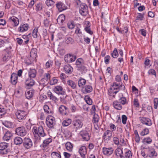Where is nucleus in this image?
Here are the masks:
<instances>
[{
    "mask_svg": "<svg viewBox=\"0 0 158 158\" xmlns=\"http://www.w3.org/2000/svg\"><path fill=\"white\" fill-rule=\"evenodd\" d=\"M9 146L8 143L5 142H2L0 143V153L2 154H6L8 152L7 149Z\"/></svg>",
    "mask_w": 158,
    "mask_h": 158,
    "instance_id": "obj_4",
    "label": "nucleus"
},
{
    "mask_svg": "<svg viewBox=\"0 0 158 158\" xmlns=\"http://www.w3.org/2000/svg\"><path fill=\"white\" fill-rule=\"evenodd\" d=\"M22 94V92L21 90L16 89L15 91V94L17 97H20Z\"/></svg>",
    "mask_w": 158,
    "mask_h": 158,
    "instance_id": "obj_43",
    "label": "nucleus"
},
{
    "mask_svg": "<svg viewBox=\"0 0 158 158\" xmlns=\"http://www.w3.org/2000/svg\"><path fill=\"white\" fill-rule=\"evenodd\" d=\"M102 150L103 153L106 155H111L114 150L113 148L111 147L110 148L103 147Z\"/></svg>",
    "mask_w": 158,
    "mask_h": 158,
    "instance_id": "obj_16",
    "label": "nucleus"
},
{
    "mask_svg": "<svg viewBox=\"0 0 158 158\" xmlns=\"http://www.w3.org/2000/svg\"><path fill=\"white\" fill-rule=\"evenodd\" d=\"M156 153L154 150L152 151L149 154V156L150 157H154L156 156Z\"/></svg>",
    "mask_w": 158,
    "mask_h": 158,
    "instance_id": "obj_55",
    "label": "nucleus"
},
{
    "mask_svg": "<svg viewBox=\"0 0 158 158\" xmlns=\"http://www.w3.org/2000/svg\"><path fill=\"white\" fill-rule=\"evenodd\" d=\"M115 153L117 158H125L123 155L122 150L120 148H117L115 150Z\"/></svg>",
    "mask_w": 158,
    "mask_h": 158,
    "instance_id": "obj_20",
    "label": "nucleus"
},
{
    "mask_svg": "<svg viewBox=\"0 0 158 158\" xmlns=\"http://www.w3.org/2000/svg\"><path fill=\"white\" fill-rule=\"evenodd\" d=\"M37 50L35 48H32L30 52V56L32 57L33 59H35L37 56Z\"/></svg>",
    "mask_w": 158,
    "mask_h": 158,
    "instance_id": "obj_26",
    "label": "nucleus"
},
{
    "mask_svg": "<svg viewBox=\"0 0 158 158\" xmlns=\"http://www.w3.org/2000/svg\"><path fill=\"white\" fill-rule=\"evenodd\" d=\"M71 123V120L70 119L64 120L62 123L63 126H69Z\"/></svg>",
    "mask_w": 158,
    "mask_h": 158,
    "instance_id": "obj_40",
    "label": "nucleus"
},
{
    "mask_svg": "<svg viewBox=\"0 0 158 158\" xmlns=\"http://www.w3.org/2000/svg\"><path fill=\"white\" fill-rule=\"evenodd\" d=\"M88 7L85 3H82L81 4L80 7L79 12L82 15H86L87 12Z\"/></svg>",
    "mask_w": 158,
    "mask_h": 158,
    "instance_id": "obj_11",
    "label": "nucleus"
},
{
    "mask_svg": "<svg viewBox=\"0 0 158 158\" xmlns=\"http://www.w3.org/2000/svg\"><path fill=\"white\" fill-rule=\"evenodd\" d=\"M34 93V90L31 89L27 90L25 93L26 98L27 99H30L32 98Z\"/></svg>",
    "mask_w": 158,
    "mask_h": 158,
    "instance_id": "obj_24",
    "label": "nucleus"
},
{
    "mask_svg": "<svg viewBox=\"0 0 158 158\" xmlns=\"http://www.w3.org/2000/svg\"><path fill=\"white\" fill-rule=\"evenodd\" d=\"M144 14L139 13L136 17V20H142Z\"/></svg>",
    "mask_w": 158,
    "mask_h": 158,
    "instance_id": "obj_53",
    "label": "nucleus"
},
{
    "mask_svg": "<svg viewBox=\"0 0 158 158\" xmlns=\"http://www.w3.org/2000/svg\"><path fill=\"white\" fill-rule=\"evenodd\" d=\"M53 91L58 95H64L65 94V92L63 91L62 86L57 85L54 87L53 89Z\"/></svg>",
    "mask_w": 158,
    "mask_h": 158,
    "instance_id": "obj_9",
    "label": "nucleus"
},
{
    "mask_svg": "<svg viewBox=\"0 0 158 158\" xmlns=\"http://www.w3.org/2000/svg\"><path fill=\"white\" fill-rule=\"evenodd\" d=\"M16 134L21 136H25L27 134V131L25 127L23 126L17 128L15 129Z\"/></svg>",
    "mask_w": 158,
    "mask_h": 158,
    "instance_id": "obj_3",
    "label": "nucleus"
},
{
    "mask_svg": "<svg viewBox=\"0 0 158 158\" xmlns=\"http://www.w3.org/2000/svg\"><path fill=\"white\" fill-rule=\"evenodd\" d=\"M85 24H87L88 26L86 27L85 28V31L88 33L90 35H92L93 33V32L90 30V25L89 24V22L88 21H86L85 22Z\"/></svg>",
    "mask_w": 158,
    "mask_h": 158,
    "instance_id": "obj_30",
    "label": "nucleus"
},
{
    "mask_svg": "<svg viewBox=\"0 0 158 158\" xmlns=\"http://www.w3.org/2000/svg\"><path fill=\"white\" fill-rule=\"evenodd\" d=\"M122 123L123 124H125L126 123V121L127 120V116L124 115H123L122 117Z\"/></svg>",
    "mask_w": 158,
    "mask_h": 158,
    "instance_id": "obj_56",
    "label": "nucleus"
},
{
    "mask_svg": "<svg viewBox=\"0 0 158 158\" xmlns=\"http://www.w3.org/2000/svg\"><path fill=\"white\" fill-rule=\"evenodd\" d=\"M43 35L44 38H47V31L45 29H43L42 30Z\"/></svg>",
    "mask_w": 158,
    "mask_h": 158,
    "instance_id": "obj_61",
    "label": "nucleus"
},
{
    "mask_svg": "<svg viewBox=\"0 0 158 158\" xmlns=\"http://www.w3.org/2000/svg\"><path fill=\"white\" fill-rule=\"evenodd\" d=\"M65 17L64 15L62 14L60 15L57 19L58 23H62L65 20Z\"/></svg>",
    "mask_w": 158,
    "mask_h": 158,
    "instance_id": "obj_35",
    "label": "nucleus"
},
{
    "mask_svg": "<svg viewBox=\"0 0 158 158\" xmlns=\"http://www.w3.org/2000/svg\"><path fill=\"white\" fill-rule=\"evenodd\" d=\"M111 56L114 58H116L118 56V53L116 48H115L111 53Z\"/></svg>",
    "mask_w": 158,
    "mask_h": 158,
    "instance_id": "obj_44",
    "label": "nucleus"
},
{
    "mask_svg": "<svg viewBox=\"0 0 158 158\" xmlns=\"http://www.w3.org/2000/svg\"><path fill=\"white\" fill-rule=\"evenodd\" d=\"M86 83V80L83 78L79 79L78 81V85L79 87H81L85 85Z\"/></svg>",
    "mask_w": 158,
    "mask_h": 158,
    "instance_id": "obj_38",
    "label": "nucleus"
},
{
    "mask_svg": "<svg viewBox=\"0 0 158 158\" xmlns=\"http://www.w3.org/2000/svg\"><path fill=\"white\" fill-rule=\"evenodd\" d=\"M71 57V55L69 54H67L64 57V60L65 61L68 62V63H70V58Z\"/></svg>",
    "mask_w": 158,
    "mask_h": 158,
    "instance_id": "obj_47",
    "label": "nucleus"
},
{
    "mask_svg": "<svg viewBox=\"0 0 158 158\" xmlns=\"http://www.w3.org/2000/svg\"><path fill=\"white\" fill-rule=\"evenodd\" d=\"M119 102L123 105H124L127 103L126 99L125 97H122L119 100Z\"/></svg>",
    "mask_w": 158,
    "mask_h": 158,
    "instance_id": "obj_49",
    "label": "nucleus"
},
{
    "mask_svg": "<svg viewBox=\"0 0 158 158\" xmlns=\"http://www.w3.org/2000/svg\"><path fill=\"white\" fill-rule=\"evenodd\" d=\"M17 75L15 73H12L10 77L11 83L13 85H15L17 82Z\"/></svg>",
    "mask_w": 158,
    "mask_h": 158,
    "instance_id": "obj_23",
    "label": "nucleus"
},
{
    "mask_svg": "<svg viewBox=\"0 0 158 158\" xmlns=\"http://www.w3.org/2000/svg\"><path fill=\"white\" fill-rule=\"evenodd\" d=\"M64 42L65 43L68 44L72 43L73 42V40L71 37H67L65 38Z\"/></svg>",
    "mask_w": 158,
    "mask_h": 158,
    "instance_id": "obj_42",
    "label": "nucleus"
},
{
    "mask_svg": "<svg viewBox=\"0 0 158 158\" xmlns=\"http://www.w3.org/2000/svg\"><path fill=\"white\" fill-rule=\"evenodd\" d=\"M113 105L114 107L117 110H120L122 108L121 105L119 104V102L117 101L114 102Z\"/></svg>",
    "mask_w": 158,
    "mask_h": 158,
    "instance_id": "obj_32",
    "label": "nucleus"
},
{
    "mask_svg": "<svg viewBox=\"0 0 158 158\" xmlns=\"http://www.w3.org/2000/svg\"><path fill=\"white\" fill-rule=\"evenodd\" d=\"M128 30V28L127 27H125L123 28L122 31H121V33L124 34L126 33L127 32Z\"/></svg>",
    "mask_w": 158,
    "mask_h": 158,
    "instance_id": "obj_62",
    "label": "nucleus"
},
{
    "mask_svg": "<svg viewBox=\"0 0 158 158\" xmlns=\"http://www.w3.org/2000/svg\"><path fill=\"white\" fill-rule=\"evenodd\" d=\"M29 77L31 78H34L36 75V71L34 69H30L28 71Z\"/></svg>",
    "mask_w": 158,
    "mask_h": 158,
    "instance_id": "obj_22",
    "label": "nucleus"
},
{
    "mask_svg": "<svg viewBox=\"0 0 158 158\" xmlns=\"http://www.w3.org/2000/svg\"><path fill=\"white\" fill-rule=\"evenodd\" d=\"M132 156L131 152L130 151H128L125 153V158H131Z\"/></svg>",
    "mask_w": 158,
    "mask_h": 158,
    "instance_id": "obj_45",
    "label": "nucleus"
},
{
    "mask_svg": "<svg viewBox=\"0 0 158 158\" xmlns=\"http://www.w3.org/2000/svg\"><path fill=\"white\" fill-rule=\"evenodd\" d=\"M56 6L60 12L65 10L67 8V6L63 3L60 2H59L56 4Z\"/></svg>",
    "mask_w": 158,
    "mask_h": 158,
    "instance_id": "obj_15",
    "label": "nucleus"
},
{
    "mask_svg": "<svg viewBox=\"0 0 158 158\" xmlns=\"http://www.w3.org/2000/svg\"><path fill=\"white\" fill-rule=\"evenodd\" d=\"M140 33L143 36H145L146 35V31L144 29H142L139 31Z\"/></svg>",
    "mask_w": 158,
    "mask_h": 158,
    "instance_id": "obj_64",
    "label": "nucleus"
},
{
    "mask_svg": "<svg viewBox=\"0 0 158 158\" xmlns=\"http://www.w3.org/2000/svg\"><path fill=\"white\" fill-rule=\"evenodd\" d=\"M78 152L82 158H85V155L87 154V148L85 146H83L80 147Z\"/></svg>",
    "mask_w": 158,
    "mask_h": 158,
    "instance_id": "obj_12",
    "label": "nucleus"
},
{
    "mask_svg": "<svg viewBox=\"0 0 158 158\" xmlns=\"http://www.w3.org/2000/svg\"><path fill=\"white\" fill-rule=\"evenodd\" d=\"M13 135L12 133L10 131H7L5 134L3 136V139L6 141H8L10 139Z\"/></svg>",
    "mask_w": 158,
    "mask_h": 158,
    "instance_id": "obj_19",
    "label": "nucleus"
},
{
    "mask_svg": "<svg viewBox=\"0 0 158 158\" xmlns=\"http://www.w3.org/2000/svg\"><path fill=\"white\" fill-rule=\"evenodd\" d=\"M45 3L49 7H52L55 3V2L52 0H47Z\"/></svg>",
    "mask_w": 158,
    "mask_h": 158,
    "instance_id": "obj_37",
    "label": "nucleus"
},
{
    "mask_svg": "<svg viewBox=\"0 0 158 158\" xmlns=\"http://www.w3.org/2000/svg\"><path fill=\"white\" fill-rule=\"evenodd\" d=\"M51 156L52 158H61L60 154L56 152H52Z\"/></svg>",
    "mask_w": 158,
    "mask_h": 158,
    "instance_id": "obj_39",
    "label": "nucleus"
},
{
    "mask_svg": "<svg viewBox=\"0 0 158 158\" xmlns=\"http://www.w3.org/2000/svg\"><path fill=\"white\" fill-rule=\"evenodd\" d=\"M64 69L65 72L68 74H71L73 68L71 66L68 64L65 65L64 67Z\"/></svg>",
    "mask_w": 158,
    "mask_h": 158,
    "instance_id": "obj_25",
    "label": "nucleus"
},
{
    "mask_svg": "<svg viewBox=\"0 0 158 158\" xmlns=\"http://www.w3.org/2000/svg\"><path fill=\"white\" fill-rule=\"evenodd\" d=\"M93 119L94 123H97L99 119V117L97 114H94L93 117Z\"/></svg>",
    "mask_w": 158,
    "mask_h": 158,
    "instance_id": "obj_52",
    "label": "nucleus"
},
{
    "mask_svg": "<svg viewBox=\"0 0 158 158\" xmlns=\"http://www.w3.org/2000/svg\"><path fill=\"white\" fill-rule=\"evenodd\" d=\"M35 140L39 142L41 139H44L47 135V133L44 131L42 126H39L38 128L34 127L32 130Z\"/></svg>",
    "mask_w": 158,
    "mask_h": 158,
    "instance_id": "obj_1",
    "label": "nucleus"
},
{
    "mask_svg": "<svg viewBox=\"0 0 158 158\" xmlns=\"http://www.w3.org/2000/svg\"><path fill=\"white\" fill-rule=\"evenodd\" d=\"M55 118L52 116H49L46 118V123L49 127H52L55 124Z\"/></svg>",
    "mask_w": 158,
    "mask_h": 158,
    "instance_id": "obj_8",
    "label": "nucleus"
},
{
    "mask_svg": "<svg viewBox=\"0 0 158 158\" xmlns=\"http://www.w3.org/2000/svg\"><path fill=\"white\" fill-rule=\"evenodd\" d=\"M44 26L46 27H48L50 25L49 23V22L48 19H45L44 21Z\"/></svg>",
    "mask_w": 158,
    "mask_h": 158,
    "instance_id": "obj_63",
    "label": "nucleus"
},
{
    "mask_svg": "<svg viewBox=\"0 0 158 158\" xmlns=\"http://www.w3.org/2000/svg\"><path fill=\"white\" fill-rule=\"evenodd\" d=\"M110 58V56L109 55L106 56L105 58V62L106 64H108L109 63V60Z\"/></svg>",
    "mask_w": 158,
    "mask_h": 158,
    "instance_id": "obj_60",
    "label": "nucleus"
},
{
    "mask_svg": "<svg viewBox=\"0 0 158 158\" xmlns=\"http://www.w3.org/2000/svg\"><path fill=\"white\" fill-rule=\"evenodd\" d=\"M27 113L22 110H17L15 113V115L19 121L21 122L20 120L24 119L26 117Z\"/></svg>",
    "mask_w": 158,
    "mask_h": 158,
    "instance_id": "obj_2",
    "label": "nucleus"
},
{
    "mask_svg": "<svg viewBox=\"0 0 158 158\" xmlns=\"http://www.w3.org/2000/svg\"><path fill=\"white\" fill-rule=\"evenodd\" d=\"M84 99L88 105H91L92 104V100L88 96H86L85 97Z\"/></svg>",
    "mask_w": 158,
    "mask_h": 158,
    "instance_id": "obj_41",
    "label": "nucleus"
},
{
    "mask_svg": "<svg viewBox=\"0 0 158 158\" xmlns=\"http://www.w3.org/2000/svg\"><path fill=\"white\" fill-rule=\"evenodd\" d=\"M58 80L57 79L52 78L50 82V84L51 85H53L56 84Z\"/></svg>",
    "mask_w": 158,
    "mask_h": 158,
    "instance_id": "obj_51",
    "label": "nucleus"
},
{
    "mask_svg": "<svg viewBox=\"0 0 158 158\" xmlns=\"http://www.w3.org/2000/svg\"><path fill=\"white\" fill-rule=\"evenodd\" d=\"M36 10L37 11L41 10L42 9V5L41 3H39L36 5Z\"/></svg>",
    "mask_w": 158,
    "mask_h": 158,
    "instance_id": "obj_46",
    "label": "nucleus"
},
{
    "mask_svg": "<svg viewBox=\"0 0 158 158\" xmlns=\"http://www.w3.org/2000/svg\"><path fill=\"white\" fill-rule=\"evenodd\" d=\"M113 141L114 143L117 145L119 144V139L118 138L116 137H114L113 139Z\"/></svg>",
    "mask_w": 158,
    "mask_h": 158,
    "instance_id": "obj_59",
    "label": "nucleus"
},
{
    "mask_svg": "<svg viewBox=\"0 0 158 158\" xmlns=\"http://www.w3.org/2000/svg\"><path fill=\"white\" fill-rule=\"evenodd\" d=\"M52 141L51 138L49 137L44 140L43 143V146L44 148L47 146Z\"/></svg>",
    "mask_w": 158,
    "mask_h": 158,
    "instance_id": "obj_27",
    "label": "nucleus"
},
{
    "mask_svg": "<svg viewBox=\"0 0 158 158\" xmlns=\"http://www.w3.org/2000/svg\"><path fill=\"white\" fill-rule=\"evenodd\" d=\"M29 27L28 24H23L21 25L18 28V31L20 32H23L27 30Z\"/></svg>",
    "mask_w": 158,
    "mask_h": 158,
    "instance_id": "obj_21",
    "label": "nucleus"
},
{
    "mask_svg": "<svg viewBox=\"0 0 158 158\" xmlns=\"http://www.w3.org/2000/svg\"><path fill=\"white\" fill-rule=\"evenodd\" d=\"M154 108L156 109L158 104V98H155L154 99Z\"/></svg>",
    "mask_w": 158,
    "mask_h": 158,
    "instance_id": "obj_50",
    "label": "nucleus"
},
{
    "mask_svg": "<svg viewBox=\"0 0 158 158\" xmlns=\"http://www.w3.org/2000/svg\"><path fill=\"white\" fill-rule=\"evenodd\" d=\"M10 21H12L14 23L15 26H17L19 24V20L16 17H13L10 19Z\"/></svg>",
    "mask_w": 158,
    "mask_h": 158,
    "instance_id": "obj_31",
    "label": "nucleus"
},
{
    "mask_svg": "<svg viewBox=\"0 0 158 158\" xmlns=\"http://www.w3.org/2000/svg\"><path fill=\"white\" fill-rule=\"evenodd\" d=\"M44 111L47 113H49V108L48 106L47 105H45L44 107Z\"/></svg>",
    "mask_w": 158,
    "mask_h": 158,
    "instance_id": "obj_58",
    "label": "nucleus"
},
{
    "mask_svg": "<svg viewBox=\"0 0 158 158\" xmlns=\"http://www.w3.org/2000/svg\"><path fill=\"white\" fill-rule=\"evenodd\" d=\"M122 87L123 85L122 83L120 84V83L118 84L116 82H114L113 83V85L111 86L110 89L113 90H119L120 88Z\"/></svg>",
    "mask_w": 158,
    "mask_h": 158,
    "instance_id": "obj_17",
    "label": "nucleus"
},
{
    "mask_svg": "<svg viewBox=\"0 0 158 158\" xmlns=\"http://www.w3.org/2000/svg\"><path fill=\"white\" fill-rule=\"evenodd\" d=\"M65 146L66 149L68 150L69 151H71L72 150L73 148V145L70 142H67L65 144Z\"/></svg>",
    "mask_w": 158,
    "mask_h": 158,
    "instance_id": "obj_33",
    "label": "nucleus"
},
{
    "mask_svg": "<svg viewBox=\"0 0 158 158\" xmlns=\"http://www.w3.org/2000/svg\"><path fill=\"white\" fill-rule=\"evenodd\" d=\"M35 83V81L33 80H27L26 81V85L28 87H31L33 86Z\"/></svg>",
    "mask_w": 158,
    "mask_h": 158,
    "instance_id": "obj_36",
    "label": "nucleus"
},
{
    "mask_svg": "<svg viewBox=\"0 0 158 158\" xmlns=\"http://www.w3.org/2000/svg\"><path fill=\"white\" fill-rule=\"evenodd\" d=\"M67 83L68 85L70 86L73 89H75L76 88V85L73 81L69 80L67 81Z\"/></svg>",
    "mask_w": 158,
    "mask_h": 158,
    "instance_id": "obj_34",
    "label": "nucleus"
},
{
    "mask_svg": "<svg viewBox=\"0 0 158 158\" xmlns=\"http://www.w3.org/2000/svg\"><path fill=\"white\" fill-rule=\"evenodd\" d=\"M47 95L50 99L52 100L54 102H56L57 100L58 99L55 96L53 95L51 92L48 91L47 93Z\"/></svg>",
    "mask_w": 158,
    "mask_h": 158,
    "instance_id": "obj_29",
    "label": "nucleus"
},
{
    "mask_svg": "<svg viewBox=\"0 0 158 158\" xmlns=\"http://www.w3.org/2000/svg\"><path fill=\"white\" fill-rule=\"evenodd\" d=\"M139 120L143 124H145L148 126H151L152 125L151 120L148 118L144 117H140Z\"/></svg>",
    "mask_w": 158,
    "mask_h": 158,
    "instance_id": "obj_18",
    "label": "nucleus"
},
{
    "mask_svg": "<svg viewBox=\"0 0 158 158\" xmlns=\"http://www.w3.org/2000/svg\"><path fill=\"white\" fill-rule=\"evenodd\" d=\"M112 136V132L110 130H107L105 132L103 136V140L105 142L107 143L110 140Z\"/></svg>",
    "mask_w": 158,
    "mask_h": 158,
    "instance_id": "obj_5",
    "label": "nucleus"
},
{
    "mask_svg": "<svg viewBox=\"0 0 158 158\" xmlns=\"http://www.w3.org/2000/svg\"><path fill=\"white\" fill-rule=\"evenodd\" d=\"M23 144L24 147L29 149L32 146V142L30 139L25 138L23 140Z\"/></svg>",
    "mask_w": 158,
    "mask_h": 158,
    "instance_id": "obj_10",
    "label": "nucleus"
},
{
    "mask_svg": "<svg viewBox=\"0 0 158 158\" xmlns=\"http://www.w3.org/2000/svg\"><path fill=\"white\" fill-rule=\"evenodd\" d=\"M79 134L82 137L83 140L88 141L90 139V135L86 131H81L79 133Z\"/></svg>",
    "mask_w": 158,
    "mask_h": 158,
    "instance_id": "obj_6",
    "label": "nucleus"
},
{
    "mask_svg": "<svg viewBox=\"0 0 158 158\" xmlns=\"http://www.w3.org/2000/svg\"><path fill=\"white\" fill-rule=\"evenodd\" d=\"M72 124L74 128L77 129L81 128L83 125V123L82 121L79 119H77L74 120L72 122Z\"/></svg>",
    "mask_w": 158,
    "mask_h": 158,
    "instance_id": "obj_7",
    "label": "nucleus"
},
{
    "mask_svg": "<svg viewBox=\"0 0 158 158\" xmlns=\"http://www.w3.org/2000/svg\"><path fill=\"white\" fill-rule=\"evenodd\" d=\"M14 142L16 145H20L22 143H23V140L21 137H16L14 139Z\"/></svg>",
    "mask_w": 158,
    "mask_h": 158,
    "instance_id": "obj_28",
    "label": "nucleus"
},
{
    "mask_svg": "<svg viewBox=\"0 0 158 158\" xmlns=\"http://www.w3.org/2000/svg\"><path fill=\"white\" fill-rule=\"evenodd\" d=\"M59 110L60 114L64 115L67 114L69 112L68 108L63 105H61L60 106Z\"/></svg>",
    "mask_w": 158,
    "mask_h": 158,
    "instance_id": "obj_14",
    "label": "nucleus"
},
{
    "mask_svg": "<svg viewBox=\"0 0 158 158\" xmlns=\"http://www.w3.org/2000/svg\"><path fill=\"white\" fill-rule=\"evenodd\" d=\"M149 131L148 129L145 128L141 132L140 135H141L143 136L148 134L149 133Z\"/></svg>",
    "mask_w": 158,
    "mask_h": 158,
    "instance_id": "obj_48",
    "label": "nucleus"
},
{
    "mask_svg": "<svg viewBox=\"0 0 158 158\" xmlns=\"http://www.w3.org/2000/svg\"><path fill=\"white\" fill-rule=\"evenodd\" d=\"M93 90V88L90 85H86L83 86L81 89L82 92L85 94L91 92Z\"/></svg>",
    "mask_w": 158,
    "mask_h": 158,
    "instance_id": "obj_13",
    "label": "nucleus"
},
{
    "mask_svg": "<svg viewBox=\"0 0 158 158\" xmlns=\"http://www.w3.org/2000/svg\"><path fill=\"white\" fill-rule=\"evenodd\" d=\"M67 25L69 28L70 29H73L74 27V25L73 22H71L68 23Z\"/></svg>",
    "mask_w": 158,
    "mask_h": 158,
    "instance_id": "obj_57",
    "label": "nucleus"
},
{
    "mask_svg": "<svg viewBox=\"0 0 158 158\" xmlns=\"http://www.w3.org/2000/svg\"><path fill=\"white\" fill-rule=\"evenodd\" d=\"M37 29H34L32 32V36L34 38H36L37 37Z\"/></svg>",
    "mask_w": 158,
    "mask_h": 158,
    "instance_id": "obj_54",
    "label": "nucleus"
}]
</instances>
